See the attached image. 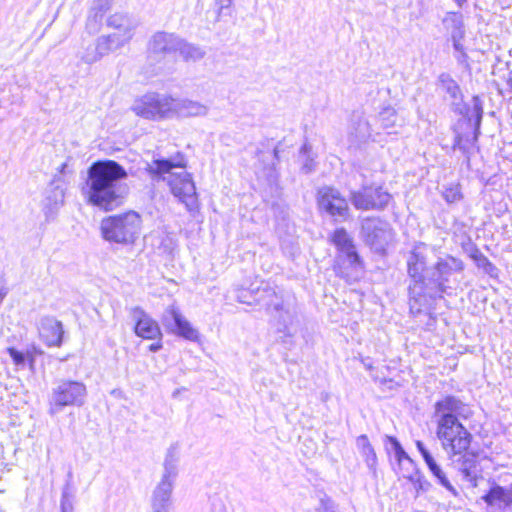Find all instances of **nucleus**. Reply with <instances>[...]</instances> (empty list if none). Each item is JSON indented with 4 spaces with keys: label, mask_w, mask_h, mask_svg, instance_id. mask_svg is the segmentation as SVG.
<instances>
[{
    "label": "nucleus",
    "mask_w": 512,
    "mask_h": 512,
    "mask_svg": "<svg viewBox=\"0 0 512 512\" xmlns=\"http://www.w3.org/2000/svg\"><path fill=\"white\" fill-rule=\"evenodd\" d=\"M126 169L110 159L97 160L87 170V179L82 194L88 204L104 211L119 207L128 193Z\"/></svg>",
    "instance_id": "1"
},
{
    "label": "nucleus",
    "mask_w": 512,
    "mask_h": 512,
    "mask_svg": "<svg viewBox=\"0 0 512 512\" xmlns=\"http://www.w3.org/2000/svg\"><path fill=\"white\" fill-rule=\"evenodd\" d=\"M186 166L185 158L178 153L172 159H155L147 164L146 171L153 180H166L172 194L183 203L189 211L198 207V198L195 183L192 175L186 171L172 173L173 168H184Z\"/></svg>",
    "instance_id": "2"
},
{
    "label": "nucleus",
    "mask_w": 512,
    "mask_h": 512,
    "mask_svg": "<svg viewBox=\"0 0 512 512\" xmlns=\"http://www.w3.org/2000/svg\"><path fill=\"white\" fill-rule=\"evenodd\" d=\"M429 247L424 243L415 245L407 259L408 275L410 284L408 286L410 311L419 313L421 307L426 305V290L428 287V276L431 268H428Z\"/></svg>",
    "instance_id": "3"
},
{
    "label": "nucleus",
    "mask_w": 512,
    "mask_h": 512,
    "mask_svg": "<svg viewBox=\"0 0 512 512\" xmlns=\"http://www.w3.org/2000/svg\"><path fill=\"white\" fill-rule=\"evenodd\" d=\"M142 219L135 211L112 215L102 219L101 235L109 243L132 245L141 234Z\"/></svg>",
    "instance_id": "4"
},
{
    "label": "nucleus",
    "mask_w": 512,
    "mask_h": 512,
    "mask_svg": "<svg viewBox=\"0 0 512 512\" xmlns=\"http://www.w3.org/2000/svg\"><path fill=\"white\" fill-rule=\"evenodd\" d=\"M270 299L264 303L270 325L277 334V340L290 343L298 325V312L294 304L285 303L274 291H269Z\"/></svg>",
    "instance_id": "5"
},
{
    "label": "nucleus",
    "mask_w": 512,
    "mask_h": 512,
    "mask_svg": "<svg viewBox=\"0 0 512 512\" xmlns=\"http://www.w3.org/2000/svg\"><path fill=\"white\" fill-rule=\"evenodd\" d=\"M178 463L177 446L171 445L166 452L161 480L152 492V512H170L174 482L178 476Z\"/></svg>",
    "instance_id": "6"
},
{
    "label": "nucleus",
    "mask_w": 512,
    "mask_h": 512,
    "mask_svg": "<svg viewBox=\"0 0 512 512\" xmlns=\"http://www.w3.org/2000/svg\"><path fill=\"white\" fill-rule=\"evenodd\" d=\"M87 397L86 385L80 381L60 380L52 388L48 400V413L55 416L65 407H81Z\"/></svg>",
    "instance_id": "7"
},
{
    "label": "nucleus",
    "mask_w": 512,
    "mask_h": 512,
    "mask_svg": "<svg viewBox=\"0 0 512 512\" xmlns=\"http://www.w3.org/2000/svg\"><path fill=\"white\" fill-rule=\"evenodd\" d=\"M463 270L464 263L461 259L450 255L439 258L431 268L430 276L427 278L426 299H435L442 297L444 293H448V290L451 288L448 284L450 277L453 273L462 272Z\"/></svg>",
    "instance_id": "8"
},
{
    "label": "nucleus",
    "mask_w": 512,
    "mask_h": 512,
    "mask_svg": "<svg viewBox=\"0 0 512 512\" xmlns=\"http://www.w3.org/2000/svg\"><path fill=\"white\" fill-rule=\"evenodd\" d=\"M360 237L373 251L383 253L393 239V229L388 221L369 216L361 220Z\"/></svg>",
    "instance_id": "9"
},
{
    "label": "nucleus",
    "mask_w": 512,
    "mask_h": 512,
    "mask_svg": "<svg viewBox=\"0 0 512 512\" xmlns=\"http://www.w3.org/2000/svg\"><path fill=\"white\" fill-rule=\"evenodd\" d=\"M436 435L447 455L465 452L469 449L473 438L460 421L437 424Z\"/></svg>",
    "instance_id": "10"
},
{
    "label": "nucleus",
    "mask_w": 512,
    "mask_h": 512,
    "mask_svg": "<svg viewBox=\"0 0 512 512\" xmlns=\"http://www.w3.org/2000/svg\"><path fill=\"white\" fill-rule=\"evenodd\" d=\"M173 97L160 93H147L136 99L131 107L139 117L148 120L171 118Z\"/></svg>",
    "instance_id": "11"
},
{
    "label": "nucleus",
    "mask_w": 512,
    "mask_h": 512,
    "mask_svg": "<svg viewBox=\"0 0 512 512\" xmlns=\"http://www.w3.org/2000/svg\"><path fill=\"white\" fill-rule=\"evenodd\" d=\"M393 196L382 185H362L358 190L349 193V200L356 210L383 211Z\"/></svg>",
    "instance_id": "12"
},
{
    "label": "nucleus",
    "mask_w": 512,
    "mask_h": 512,
    "mask_svg": "<svg viewBox=\"0 0 512 512\" xmlns=\"http://www.w3.org/2000/svg\"><path fill=\"white\" fill-rule=\"evenodd\" d=\"M317 203L320 210L336 221H346L350 216L347 199L334 187H321L317 192Z\"/></svg>",
    "instance_id": "13"
},
{
    "label": "nucleus",
    "mask_w": 512,
    "mask_h": 512,
    "mask_svg": "<svg viewBox=\"0 0 512 512\" xmlns=\"http://www.w3.org/2000/svg\"><path fill=\"white\" fill-rule=\"evenodd\" d=\"M161 323L167 333L176 335L191 342L199 340V332L183 316L175 305L168 306L162 313Z\"/></svg>",
    "instance_id": "14"
},
{
    "label": "nucleus",
    "mask_w": 512,
    "mask_h": 512,
    "mask_svg": "<svg viewBox=\"0 0 512 512\" xmlns=\"http://www.w3.org/2000/svg\"><path fill=\"white\" fill-rule=\"evenodd\" d=\"M334 270L337 276L345 279L347 282L358 281L364 274V262L357 249L337 253Z\"/></svg>",
    "instance_id": "15"
},
{
    "label": "nucleus",
    "mask_w": 512,
    "mask_h": 512,
    "mask_svg": "<svg viewBox=\"0 0 512 512\" xmlns=\"http://www.w3.org/2000/svg\"><path fill=\"white\" fill-rule=\"evenodd\" d=\"M437 87L445 94V99L449 101L451 110L460 116H467L469 106L464 102V95L461 87L453 77L442 72L437 78Z\"/></svg>",
    "instance_id": "16"
},
{
    "label": "nucleus",
    "mask_w": 512,
    "mask_h": 512,
    "mask_svg": "<svg viewBox=\"0 0 512 512\" xmlns=\"http://www.w3.org/2000/svg\"><path fill=\"white\" fill-rule=\"evenodd\" d=\"M434 410L437 424L459 421V417H467L468 414V406L454 395H446L436 401Z\"/></svg>",
    "instance_id": "17"
},
{
    "label": "nucleus",
    "mask_w": 512,
    "mask_h": 512,
    "mask_svg": "<svg viewBox=\"0 0 512 512\" xmlns=\"http://www.w3.org/2000/svg\"><path fill=\"white\" fill-rule=\"evenodd\" d=\"M131 316L135 322L134 333L138 337L146 340H162L163 334L159 323L141 307H134L131 310Z\"/></svg>",
    "instance_id": "18"
},
{
    "label": "nucleus",
    "mask_w": 512,
    "mask_h": 512,
    "mask_svg": "<svg viewBox=\"0 0 512 512\" xmlns=\"http://www.w3.org/2000/svg\"><path fill=\"white\" fill-rule=\"evenodd\" d=\"M180 37L174 33L165 31L156 32L148 42L149 56L157 59L164 58L177 52Z\"/></svg>",
    "instance_id": "19"
},
{
    "label": "nucleus",
    "mask_w": 512,
    "mask_h": 512,
    "mask_svg": "<svg viewBox=\"0 0 512 512\" xmlns=\"http://www.w3.org/2000/svg\"><path fill=\"white\" fill-rule=\"evenodd\" d=\"M448 458L451 461V466L462 474L464 480L474 486L477 485L478 452L468 449L457 455L450 454Z\"/></svg>",
    "instance_id": "20"
},
{
    "label": "nucleus",
    "mask_w": 512,
    "mask_h": 512,
    "mask_svg": "<svg viewBox=\"0 0 512 512\" xmlns=\"http://www.w3.org/2000/svg\"><path fill=\"white\" fill-rule=\"evenodd\" d=\"M489 512H510L512 508V485L503 487L493 484L482 496Z\"/></svg>",
    "instance_id": "21"
},
{
    "label": "nucleus",
    "mask_w": 512,
    "mask_h": 512,
    "mask_svg": "<svg viewBox=\"0 0 512 512\" xmlns=\"http://www.w3.org/2000/svg\"><path fill=\"white\" fill-rule=\"evenodd\" d=\"M39 331L48 346H61L64 330L60 321L53 317H44L41 319Z\"/></svg>",
    "instance_id": "22"
},
{
    "label": "nucleus",
    "mask_w": 512,
    "mask_h": 512,
    "mask_svg": "<svg viewBox=\"0 0 512 512\" xmlns=\"http://www.w3.org/2000/svg\"><path fill=\"white\" fill-rule=\"evenodd\" d=\"M208 107L198 101L173 98L171 118L205 116Z\"/></svg>",
    "instance_id": "23"
},
{
    "label": "nucleus",
    "mask_w": 512,
    "mask_h": 512,
    "mask_svg": "<svg viewBox=\"0 0 512 512\" xmlns=\"http://www.w3.org/2000/svg\"><path fill=\"white\" fill-rule=\"evenodd\" d=\"M65 187L62 181L54 179L47 191L45 197L44 210L47 217L53 216L64 204Z\"/></svg>",
    "instance_id": "24"
},
{
    "label": "nucleus",
    "mask_w": 512,
    "mask_h": 512,
    "mask_svg": "<svg viewBox=\"0 0 512 512\" xmlns=\"http://www.w3.org/2000/svg\"><path fill=\"white\" fill-rule=\"evenodd\" d=\"M349 140L352 144L365 142L372 137L370 123L360 114H353L349 125Z\"/></svg>",
    "instance_id": "25"
},
{
    "label": "nucleus",
    "mask_w": 512,
    "mask_h": 512,
    "mask_svg": "<svg viewBox=\"0 0 512 512\" xmlns=\"http://www.w3.org/2000/svg\"><path fill=\"white\" fill-rule=\"evenodd\" d=\"M442 23L450 34V39L465 37V24L460 12L449 11L445 14Z\"/></svg>",
    "instance_id": "26"
},
{
    "label": "nucleus",
    "mask_w": 512,
    "mask_h": 512,
    "mask_svg": "<svg viewBox=\"0 0 512 512\" xmlns=\"http://www.w3.org/2000/svg\"><path fill=\"white\" fill-rule=\"evenodd\" d=\"M130 40L128 36H123L115 32L97 38L100 50H102L104 56L121 49L128 44Z\"/></svg>",
    "instance_id": "27"
},
{
    "label": "nucleus",
    "mask_w": 512,
    "mask_h": 512,
    "mask_svg": "<svg viewBox=\"0 0 512 512\" xmlns=\"http://www.w3.org/2000/svg\"><path fill=\"white\" fill-rule=\"evenodd\" d=\"M106 25L115 29V33L128 36L130 39L133 37L134 25L126 14L115 13L110 15L106 20Z\"/></svg>",
    "instance_id": "28"
},
{
    "label": "nucleus",
    "mask_w": 512,
    "mask_h": 512,
    "mask_svg": "<svg viewBox=\"0 0 512 512\" xmlns=\"http://www.w3.org/2000/svg\"><path fill=\"white\" fill-rule=\"evenodd\" d=\"M397 121V112L391 106L384 107L377 116L378 129H382L388 135L397 133L395 130Z\"/></svg>",
    "instance_id": "29"
},
{
    "label": "nucleus",
    "mask_w": 512,
    "mask_h": 512,
    "mask_svg": "<svg viewBox=\"0 0 512 512\" xmlns=\"http://www.w3.org/2000/svg\"><path fill=\"white\" fill-rule=\"evenodd\" d=\"M472 108L469 107V113L466 116L468 121L471 122L473 120L474 131H473V140L478 141V137L480 135V128L482 123V118L484 114L483 110V100L478 95H474L472 97Z\"/></svg>",
    "instance_id": "30"
},
{
    "label": "nucleus",
    "mask_w": 512,
    "mask_h": 512,
    "mask_svg": "<svg viewBox=\"0 0 512 512\" xmlns=\"http://www.w3.org/2000/svg\"><path fill=\"white\" fill-rule=\"evenodd\" d=\"M77 56L86 64H93L98 62L104 57L102 50H100L97 39L95 42L85 43L83 40L82 48L78 51Z\"/></svg>",
    "instance_id": "31"
},
{
    "label": "nucleus",
    "mask_w": 512,
    "mask_h": 512,
    "mask_svg": "<svg viewBox=\"0 0 512 512\" xmlns=\"http://www.w3.org/2000/svg\"><path fill=\"white\" fill-rule=\"evenodd\" d=\"M331 242L337 249V253H342L355 249L356 246L352 237L343 227L337 228L331 235Z\"/></svg>",
    "instance_id": "32"
},
{
    "label": "nucleus",
    "mask_w": 512,
    "mask_h": 512,
    "mask_svg": "<svg viewBox=\"0 0 512 512\" xmlns=\"http://www.w3.org/2000/svg\"><path fill=\"white\" fill-rule=\"evenodd\" d=\"M177 52H179L185 60L193 61L200 60L205 55V52L199 46L190 44L182 38H180V44L177 46Z\"/></svg>",
    "instance_id": "33"
},
{
    "label": "nucleus",
    "mask_w": 512,
    "mask_h": 512,
    "mask_svg": "<svg viewBox=\"0 0 512 512\" xmlns=\"http://www.w3.org/2000/svg\"><path fill=\"white\" fill-rule=\"evenodd\" d=\"M477 141L473 140V134H461L456 133L454 142H453V150H459L469 161L470 159V148L476 144Z\"/></svg>",
    "instance_id": "34"
},
{
    "label": "nucleus",
    "mask_w": 512,
    "mask_h": 512,
    "mask_svg": "<svg viewBox=\"0 0 512 512\" xmlns=\"http://www.w3.org/2000/svg\"><path fill=\"white\" fill-rule=\"evenodd\" d=\"M470 257L474 260L478 268L482 269L486 274L491 277L497 275L498 269L496 266L478 249H474Z\"/></svg>",
    "instance_id": "35"
},
{
    "label": "nucleus",
    "mask_w": 512,
    "mask_h": 512,
    "mask_svg": "<svg viewBox=\"0 0 512 512\" xmlns=\"http://www.w3.org/2000/svg\"><path fill=\"white\" fill-rule=\"evenodd\" d=\"M302 161L301 170L308 174L314 171L315 169V161L311 156V146L308 143H304L300 149V156Z\"/></svg>",
    "instance_id": "36"
},
{
    "label": "nucleus",
    "mask_w": 512,
    "mask_h": 512,
    "mask_svg": "<svg viewBox=\"0 0 512 512\" xmlns=\"http://www.w3.org/2000/svg\"><path fill=\"white\" fill-rule=\"evenodd\" d=\"M441 194L445 201L449 204L456 203L463 197L460 185L453 183L443 186Z\"/></svg>",
    "instance_id": "37"
},
{
    "label": "nucleus",
    "mask_w": 512,
    "mask_h": 512,
    "mask_svg": "<svg viewBox=\"0 0 512 512\" xmlns=\"http://www.w3.org/2000/svg\"><path fill=\"white\" fill-rule=\"evenodd\" d=\"M104 14L90 9L87 21H86V30L89 34L97 33L102 25Z\"/></svg>",
    "instance_id": "38"
},
{
    "label": "nucleus",
    "mask_w": 512,
    "mask_h": 512,
    "mask_svg": "<svg viewBox=\"0 0 512 512\" xmlns=\"http://www.w3.org/2000/svg\"><path fill=\"white\" fill-rule=\"evenodd\" d=\"M431 474L437 479L438 483L446 488L453 496H458V491L456 488L450 483L444 471L440 466L436 467L431 471Z\"/></svg>",
    "instance_id": "39"
},
{
    "label": "nucleus",
    "mask_w": 512,
    "mask_h": 512,
    "mask_svg": "<svg viewBox=\"0 0 512 512\" xmlns=\"http://www.w3.org/2000/svg\"><path fill=\"white\" fill-rule=\"evenodd\" d=\"M60 509L61 512L74 511V492H69V486L66 489H62Z\"/></svg>",
    "instance_id": "40"
},
{
    "label": "nucleus",
    "mask_w": 512,
    "mask_h": 512,
    "mask_svg": "<svg viewBox=\"0 0 512 512\" xmlns=\"http://www.w3.org/2000/svg\"><path fill=\"white\" fill-rule=\"evenodd\" d=\"M360 454L363 457L364 462L366 463L368 469L375 476L378 461H377V456H376L374 448L371 447V448L361 452Z\"/></svg>",
    "instance_id": "41"
},
{
    "label": "nucleus",
    "mask_w": 512,
    "mask_h": 512,
    "mask_svg": "<svg viewBox=\"0 0 512 512\" xmlns=\"http://www.w3.org/2000/svg\"><path fill=\"white\" fill-rule=\"evenodd\" d=\"M317 511L320 512H338V506L336 503L328 496L324 495L320 499L319 507Z\"/></svg>",
    "instance_id": "42"
},
{
    "label": "nucleus",
    "mask_w": 512,
    "mask_h": 512,
    "mask_svg": "<svg viewBox=\"0 0 512 512\" xmlns=\"http://www.w3.org/2000/svg\"><path fill=\"white\" fill-rule=\"evenodd\" d=\"M7 353L9 354V356L11 357L13 363L16 366L23 367L25 365V363H26V355H25L24 352L19 351V350H17L14 347H8L7 348Z\"/></svg>",
    "instance_id": "43"
},
{
    "label": "nucleus",
    "mask_w": 512,
    "mask_h": 512,
    "mask_svg": "<svg viewBox=\"0 0 512 512\" xmlns=\"http://www.w3.org/2000/svg\"><path fill=\"white\" fill-rule=\"evenodd\" d=\"M430 483L425 479V477L416 470V479H415V485L414 488L416 490L417 495L420 492H425L429 489Z\"/></svg>",
    "instance_id": "44"
},
{
    "label": "nucleus",
    "mask_w": 512,
    "mask_h": 512,
    "mask_svg": "<svg viewBox=\"0 0 512 512\" xmlns=\"http://www.w3.org/2000/svg\"><path fill=\"white\" fill-rule=\"evenodd\" d=\"M232 3L233 0H215V4L218 7V20L220 19L221 16L230 14V8Z\"/></svg>",
    "instance_id": "45"
},
{
    "label": "nucleus",
    "mask_w": 512,
    "mask_h": 512,
    "mask_svg": "<svg viewBox=\"0 0 512 512\" xmlns=\"http://www.w3.org/2000/svg\"><path fill=\"white\" fill-rule=\"evenodd\" d=\"M385 444L387 446V450L393 451L394 454H396L399 450H401L403 448L401 443L394 436L386 435L385 436Z\"/></svg>",
    "instance_id": "46"
},
{
    "label": "nucleus",
    "mask_w": 512,
    "mask_h": 512,
    "mask_svg": "<svg viewBox=\"0 0 512 512\" xmlns=\"http://www.w3.org/2000/svg\"><path fill=\"white\" fill-rule=\"evenodd\" d=\"M111 1L110 0H94L91 9L98 11L105 15V13L110 9Z\"/></svg>",
    "instance_id": "47"
},
{
    "label": "nucleus",
    "mask_w": 512,
    "mask_h": 512,
    "mask_svg": "<svg viewBox=\"0 0 512 512\" xmlns=\"http://www.w3.org/2000/svg\"><path fill=\"white\" fill-rule=\"evenodd\" d=\"M356 446L360 453L372 447L367 435L365 434L357 437Z\"/></svg>",
    "instance_id": "48"
},
{
    "label": "nucleus",
    "mask_w": 512,
    "mask_h": 512,
    "mask_svg": "<svg viewBox=\"0 0 512 512\" xmlns=\"http://www.w3.org/2000/svg\"><path fill=\"white\" fill-rule=\"evenodd\" d=\"M395 455V458L398 462L399 465H402V462L403 461H406L409 465H411L412 467L415 466V463L414 461L410 458V456L406 453V451L404 450V448H402L401 450H399Z\"/></svg>",
    "instance_id": "49"
},
{
    "label": "nucleus",
    "mask_w": 512,
    "mask_h": 512,
    "mask_svg": "<svg viewBox=\"0 0 512 512\" xmlns=\"http://www.w3.org/2000/svg\"><path fill=\"white\" fill-rule=\"evenodd\" d=\"M457 63L465 68H469V56L465 51L454 53Z\"/></svg>",
    "instance_id": "50"
},
{
    "label": "nucleus",
    "mask_w": 512,
    "mask_h": 512,
    "mask_svg": "<svg viewBox=\"0 0 512 512\" xmlns=\"http://www.w3.org/2000/svg\"><path fill=\"white\" fill-rule=\"evenodd\" d=\"M415 445L423 459L431 454L422 441L417 440L415 442Z\"/></svg>",
    "instance_id": "51"
},
{
    "label": "nucleus",
    "mask_w": 512,
    "mask_h": 512,
    "mask_svg": "<svg viewBox=\"0 0 512 512\" xmlns=\"http://www.w3.org/2000/svg\"><path fill=\"white\" fill-rule=\"evenodd\" d=\"M464 38H453L450 39L454 48L455 53L465 51V47L462 44Z\"/></svg>",
    "instance_id": "52"
},
{
    "label": "nucleus",
    "mask_w": 512,
    "mask_h": 512,
    "mask_svg": "<svg viewBox=\"0 0 512 512\" xmlns=\"http://www.w3.org/2000/svg\"><path fill=\"white\" fill-rule=\"evenodd\" d=\"M423 460L430 472L439 466L431 454L424 458Z\"/></svg>",
    "instance_id": "53"
},
{
    "label": "nucleus",
    "mask_w": 512,
    "mask_h": 512,
    "mask_svg": "<svg viewBox=\"0 0 512 512\" xmlns=\"http://www.w3.org/2000/svg\"><path fill=\"white\" fill-rule=\"evenodd\" d=\"M163 348V344L161 340H158L155 343L149 345L148 349L150 352H158Z\"/></svg>",
    "instance_id": "54"
},
{
    "label": "nucleus",
    "mask_w": 512,
    "mask_h": 512,
    "mask_svg": "<svg viewBox=\"0 0 512 512\" xmlns=\"http://www.w3.org/2000/svg\"><path fill=\"white\" fill-rule=\"evenodd\" d=\"M72 478H73L72 471H69L67 474V480L62 489H66L69 485V492H73Z\"/></svg>",
    "instance_id": "55"
},
{
    "label": "nucleus",
    "mask_w": 512,
    "mask_h": 512,
    "mask_svg": "<svg viewBox=\"0 0 512 512\" xmlns=\"http://www.w3.org/2000/svg\"><path fill=\"white\" fill-rule=\"evenodd\" d=\"M506 84L508 86L509 91L512 93V68L509 70L507 74Z\"/></svg>",
    "instance_id": "56"
},
{
    "label": "nucleus",
    "mask_w": 512,
    "mask_h": 512,
    "mask_svg": "<svg viewBox=\"0 0 512 512\" xmlns=\"http://www.w3.org/2000/svg\"><path fill=\"white\" fill-rule=\"evenodd\" d=\"M452 1L457 5L458 8H463L468 2V0H452Z\"/></svg>",
    "instance_id": "57"
},
{
    "label": "nucleus",
    "mask_w": 512,
    "mask_h": 512,
    "mask_svg": "<svg viewBox=\"0 0 512 512\" xmlns=\"http://www.w3.org/2000/svg\"><path fill=\"white\" fill-rule=\"evenodd\" d=\"M371 376L373 377V379H374L375 381H378V380H379V382H380L381 384H385V383H387V382H391V380H387L386 378L379 379L377 376H374L373 374H371Z\"/></svg>",
    "instance_id": "58"
},
{
    "label": "nucleus",
    "mask_w": 512,
    "mask_h": 512,
    "mask_svg": "<svg viewBox=\"0 0 512 512\" xmlns=\"http://www.w3.org/2000/svg\"><path fill=\"white\" fill-rule=\"evenodd\" d=\"M362 362L367 370H369V371L373 370V366H372L371 362H367L366 360H363Z\"/></svg>",
    "instance_id": "59"
},
{
    "label": "nucleus",
    "mask_w": 512,
    "mask_h": 512,
    "mask_svg": "<svg viewBox=\"0 0 512 512\" xmlns=\"http://www.w3.org/2000/svg\"><path fill=\"white\" fill-rule=\"evenodd\" d=\"M407 479L413 484V486L415 485V479H416V472L414 474H411L409 476H407Z\"/></svg>",
    "instance_id": "60"
},
{
    "label": "nucleus",
    "mask_w": 512,
    "mask_h": 512,
    "mask_svg": "<svg viewBox=\"0 0 512 512\" xmlns=\"http://www.w3.org/2000/svg\"><path fill=\"white\" fill-rule=\"evenodd\" d=\"M4 296H5V293H2V292L0 291V303L3 301Z\"/></svg>",
    "instance_id": "61"
},
{
    "label": "nucleus",
    "mask_w": 512,
    "mask_h": 512,
    "mask_svg": "<svg viewBox=\"0 0 512 512\" xmlns=\"http://www.w3.org/2000/svg\"><path fill=\"white\" fill-rule=\"evenodd\" d=\"M66 166H67V165H66V163H63V164L61 165V170H60V171H61V172H63V171L65 170Z\"/></svg>",
    "instance_id": "62"
},
{
    "label": "nucleus",
    "mask_w": 512,
    "mask_h": 512,
    "mask_svg": "<svg viewBox=\"0 0 512 512\" xmlns=\"http://www.w3.org/2000/svg\"><path fill=\"white\" fill-rule=\"evenodd\" d=\"M273 153H274V156H275V157H278V150H277V149H274V150H273Z\"/></svg>",
    "instance_id": "63"
},
{
    "label": "nucleus",
    "mask_w": 512,
    "mask_h": 512,
    "mask_svg": "<svg viewBox=\"0 0 512 512\" xmlns=\"http://www.w3.org/2000/svg\"><path fill=\"white\" fill-rule=\"evenodd\" d=\"M165 241H168L169 243H172V239L170 237H166Z\"/></svg>",
    "instance_id": "64"
}]
</instances>
